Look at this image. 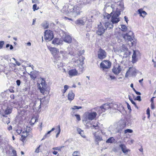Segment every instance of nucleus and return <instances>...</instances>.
<instances>
[{
    "label": "nucleus",
    "instance_id": "obj_1",
    "mask_svg": "<svg viewBox=\"0 0 156 156\" xmlns=\"http://www.w3.org/2000/svg\"><path fill=\"white\" fill-rule=\"evenodd\" d=\"M124 9L123 3L121 2H118L117 3L113 2L110 6L108 5L105 6L104 9L108 11L110 9H112L113 12L120 14V12L122 11Z\"/></svg>",
    "mask_w": 156,
    "mask_h": 156
},
{
    "label": "nucleus",
    "instance_id": "obj_2",
    "mask_svg": "<svg viewBox=\"0 0 156 156\" xmlns=\"http://www.w3.org/2000/svg\"><path fill=\"white\" fill-rule=\"evenodd\" d=\"M80 7L77 5L73 6L70 5L67 8L66 6L63 7L61 11L65 14L72 13L75 16H76L80 14Z\"/></svg>",
    "mask_w": 156,
    "mask_h": 156
},
{
    "label": "nucleus",
    "instance_id": "obj_3",
    "mask_svg": "<svg viewBox=\"0 0 156 156\" xmlns=\"http://www.w3.org/2000/svg\"><path fill=\"white\" fill-rule=\"evenodd\" d=\"M94 109L89 110L85 112L83 115V122L87 124L90 121L94 119L97 115L96 112L93 111Z\"/></svg>",
    "mask_w": 156,
    "mask_h": 156
},
{
    "label": "nucleus",
    "instance_id": "obj_4",
    "mask_svg": "<svg viewBox=\"0 0 156 156\" xmlns=\"http://www.w3.org/2000/svg\"><path fill=\"white\" fill-rule=\"evenodd\" d=\"M114 51L116 54L123 57H126L130 55V52L128 48L125 44L119 48H114Z\"/></svg>",
    "mask_w": 156,
    "mask_h": 156
},
{
    "label": "nucleus",
    "instance_id": "obj_5",
    "mask_svg": "<svg viewBox=\"0 0 156 156\" xmlns=\"http://www.w3.org/2000/svg\"><path fill=\"white\" fill-rule=\"evenodd\" d=\"M49 98L48 97H44L41 98L40 100L38 99L37 100L36 103H34L33 106V109L37 111H39V109L41 108V103L44 105L48 104L49 101Z\"/></svg>",
    "mask_w": 156,
    "mask_h": 156
},
{
    "label": "nucleus",
    "instance_id": "obj_6",
    "mask_svg": "<svg viewBox=\"0 0 156 156\" xmlns=\"http://www.w3.org/2000/svg\"><path fill=\"white\" fill-rule=\"evenodd\" d=\"M30 131V127L26 126L25 129L23 130L20 140L23 143L26 142L27 141V138L29 134V133Z\"/></svg>",
    "mask_w": 156,
    "mask_h": 156
},
{
    "label": "nucleus",
    "instance_id": "obj_7",
    "mask_svg": "<svg viewBox=\"0 0 156 156\" xmlns=\"http://www.w3.org/2000/svg\"><path fill=\"white\" fill-rule=\"evenodd\" d=\"M120 15L119 14H117L112 12L110 14L108 15L107 19H109L110 16H112L111 22L112 24L116 23L120 21L119 17V16Z\"/></svg>",
    "mask_w": 156,
    "mask_h": 156
},
{
    "label": "nucleus",
    "instance_id": "obj_8",
    "mask_svg": "<svg viewBox=\"0 0 156 156\" xmlns=\"http://www.w3.org/2000/svg\"><path fill=\"white\" fill-rule=\"evenodd\" d=\"M48 49L50 50L52 55L55 58L61 57L59 50L55 48L48 47Z\"/></svg>",
    "mask_w": 156,
    "mask_h": 156
},
{
    "label": "nucleus",
    "instance_id": "obj_9",
    "mask_svg": "<svg viewBox=\"0 0 156 156\" xmlns=\"http://www.w3.org/2000/svg\"><path fill=\"white\" fill-rule=\"evenodd\" d=\"M83 60H80L74 58L73 59V62L75 66H78L80 67V70H83Z\"/></svg>",
    "mask_w": 156,
    "mask_h": 156
},
{
    "label": "nucleus",
    "instance_id": "obj_10",
    "mask_svg": "<svg viewBox=\"0 0 156 156\" xmlns=\"http://www.w3.org/2000/svg\"><path fill=\"white\" fill-rule=\"evenodd\" d=\"M78 71L75 69H73L69 70L68 72V74L70 77L73 76H78L83 73V70H80Z\"/></svg>",
    "mask_w": 156,
    "mask_h": 156
},
{
    "label": "nucleus",
    "instance_id": "obj_11",
    "mask_svg": "<svg viewBox=\"0 0 156 156\" xmlns=\"http://www.w3.org/2000/svg\"><path fill=\"white\" fill-rule=\"evenodd\" d=\"M81 108L82 107L81 106H74L71 108V109L72 110L71 114L72 115V116L73 117L74 115H75L76 116V119L78 121H80L81 119L80 115H79L77 114L74 115V114L78 109H81Z\"/></svg>",
    "mask_w": 156,
    "mask_h": 156
},
{
    "label": "nucleus",
    "instance_id": "obj_12",
    "mask_svg": "<svg viewBox=\"0 0 156 156\" xmlns=\"http://www.w3.org/2000/svg\"><path fill=\"white\" fill-rule=\"evenodd\" d=\"M52 32L50 30H46L44 32V38L45 40L50 41L53 38Z\"/></svg>",
    "mask_w": 156,
    "mask_h": 156
},
{
    "label": "nucleus",
    "instance_id": "obj_13",
    "mask_svg": "<svg viewBox=\"0 0 156 156\" xmlns=\"http://www.w3.org/2000/svg\"><path fill=\"white\" fill-rule=\"evenodd\" d=\"M111 62L108 60H104L100 64V66L103 69H107L110 68L111 66Z\"/></svg>",
    "mask_w": 156,
    "mask_h": 156
},
{
    "label": "nucleus",
    "instance_id": "obj_14",
    "mask_svg": "<svg viewBox=\"0 0 156 156\" xmlns=\"http://www.w3.org/2000/svg\"><path fill=\"white\" fill-rule=\"evenodd\" d=\"M140 56V52L138 51H133L132 55V62L133 63H136L138 60V57Z\"/></svg>",
    "mask_w": 156,
    "mask_h": 156
},
{
    "label": "nucleus",
    "instance_id": "obj_15",
    "mask_svg": "<svg viewBox=\"0 0 156 156\" xmlns=\"http://www.w3.org/2000/svg\"><path fill=\"white\" fill-rule=\"evenodd\" d=\"M107 54L105 50L100 49L98 52V58L100 59H102L105 58Z\"/></svg>",
    "mask_w": 156,
    "mask_h": 156
},
{
    "label": "nucleus",
    "instance_id": "obj_16",
    "mask_svg": "<svg viewBox=\"0 0 156 156\" xmlns=\"http://www.w3.org/2000/svg\"><path fill=\"white\" fill-rule=\"evenodd\" d=\"M123 37L125 40H128L129 42H128V44L129 46H133V43L132 41L133 39L131 37L130 35H129L128 34H126L123 35Z\"/></svg>",
    "mask_w": 156,
    "mask_h": 156
},
{
    "label": "nucleus",
    "instance_id": "obj_17",
    "mask_svg": "<svg viewBox=\"0 0 156 156\" xmlns=\"http://www.w3.org/2000/svg\"><path fill=\"white\" fill-rule=\"evenodd\" d=\"M112 70L114 74L117 75L121 71V68L119 65L117 64L112 69Z\"/></svg>",
    "mask_w": 156,
    "mask_h": 156
},
{
    "label": "nucleus",
    "instance_id": "obj_18",
    "mask_svg": "<svg viewBox=\"0 0 156 156\" xmlns=\"http://www.w3.org/2000/svg\"><path fill=\"white\" fill-rule=\"evenodd\" d=\"M105 31V29L104 28L101 24H100L98 26V29L97 31V34L99 35H101L104 34Z\"/></svg>",
    "mask_w": 156,
    "mask_h": 156
},
{
    "label": "nucleus",
    "instance_id": "obj_19",
    "mask_svg": "<svg viewBox=\"0 0 156 156\" xmlns=\"http://www.w3.org/2000/svg\"><path fill=\"white\" fill-rule=\"evenodd\" d=\"M52 44L56 45L63 44V41L59 38H55L52 41Z\"/></svg>",
    "mask_w": 156,
    "mask_h": 156
},
{
    "label": "nucleus",
    "instance_id": "obj_20",
    "mask_svg": "<svg viewBox=\"0 0 156 156\" xmlns=\"http://www.w3.org/2000/svg\"><path fill=\"white\" fill-rule=\"evenodd\" d=\"M93 134L94 136L95 140L96 142L100 141L102 140L101 136L98 135L96 132H93Z\"/></svg>",
    "mask_w": 156,
    "mask_h": 156
},
{
    "label": "nucleus",
    "instance_id": "obj_21",
    "mask_svg": "<svg viewBox=\"0 0 156 156\" xmlns=\"http://www.w3.org/2000/svg\"><path fill=\"white\" fill-rule=\"evenodd\" d=\"M37 87L39 89L41 93L43 94H44L45 92H47L48 94L49 93V91H47L45 90L46 87H41L40 84H38Z\"/></svg>",
    "mask_w": 156,
    "mask_h": 156
},
{
    "label": "nucleus",
    "instance_id": "obj_22",
    "mask_svg": "<svg viewBox=\"0 0 156 156\" xmlns=\"http://www.w3.org/2000/svg\"><path fill=\"white\" fill-rule=\"evenodd\" d=\"M120 147L121 148L123 152L126 154L128 152L130 151V150L129 149H127L124 145H120Z\"/></svg>",
    "mask_w": 156,
    "mask_h": 156
},
{
    "label": "nucleus",
    "instance_id": "obj_23",
    "mask_svg": "<svg viewBox=\"0 0 156 156\" xmlns=\"http://www.w3.org/2000/svg\"><path fill=\"white\" fill-rule=\"evenodd\" d=\"M128 72H129L132 76H135L136 75L137 70L134 67H130L128 69Z\"/></svg>",
    "mask_w": 156,
    "mask_h": 156
},
{
    "label": "nucleus",
    "instance_id": "obj_24",
    "mask_svg": "<svg viewBox=\"0 0 156 156\" xmlns=\"http://www.w3.org/2000/svg\"><path fill=\"white\" fill-rule=\"evenodd\" d=\"M72 41V38L71 37L68 35H66L64 38V41L66 43H70Z\"/></svg>",
    "mask_w": 156,
    "mask_h": 156
},
{
    "label": "nucleus",
    "instance_id": "obj_25",
    "mask_svg": "<svg viewBox=\"0 0 156 156\" xmlns=\"http://www.w3.org/2000/svg\"><path fill=\"white\" fill-rule=\"evenodd\" d=\"M75 94L72 91L69 92L68 95V99L69 101L73 100L74 98Z\"/></svg>",
    "mask_w": 156,
    "mask_h": 156
},
{
    "label": "nucleus",
    "instance_id": "obj_26",
    "mask_svg": "<svg viewBox=\"0 0 156 156\" xmlns=\"http://www.w3.org/2000/svg\"><path fill=\"white\" fill-rule=\"evenodd\" d=\"M37 74V72L35 71H33L30 72L29 75L30 76V77L33 80H34L36 78Z\"/></svg>",
    "mask_w": 156,
    "mask_h": 156
},
{
    "label": "nucleus",
    "instance_id": "obj_27",
    "mask_svg": "<svg viewBox=\"0 0 156 156\" xmlns=\"http://www.w3.org/2000/svg\"><path fill=\"white\" fill-rule=\"evenodd\" d=\"M110 107L109 105L108 104H105L100 107V110H102L103 111H105V110L108 109Z\"/></svg>",
    "mask_w": 156,
    "mask_h": 156
},
{
    "label": "nucleus",
    "instance_id": "obj_28",
    "mask_svg": "<svg viewBox=\"0 0 156 156\" xmlns=\"http://www.w3.org/2000/svg\"><path fill=\"white\" fill-rule=\"evenodd\" d=\"M39 80L41 82L40 83H37V85L38 84H40L41 87H46V84L45 83V81L44 79L42 78H40L39 79Z\"/></svg>",
    "mask_w": 156,
    "mask_h": 156
},
{
    "label": "nucleus",
    "instance_id": "obj_29",
    "mask_svg": "<svg viewBox=\"0 0 156 156\" xmlns=\"http://www.w3.org/2000/svg\"><path fill=\"white\" fill-rule=\"evenodd\" d=\"M105 26L106 27V30L108 28V30L112 28L113 27V25L112 23H111L110 22H106L105 24Z\"/></svg>",
    "mask_w": 156,
    "mask_h": 156
},
{
    "label": "nucleus",
    "instance_id": "obj_30",
    "mask_svg": "<svg viewBox=\"0 0 156 156\" xmlns=\"http://www.w3.org/2000/svg\"><path fill=\"white\" fill-rule=\"evenodd\" d=\"M139 13L140 14V16L144 17L147 15V13L144 11L142 10V9H139L138 10Z\"/></svg>",
    "mask_w": 156,
    "mask_h": 156
},
{
    "label": "nucleus",
    "instance_id": "obj_31",
    "mask_svg": "<svg viewBox=\"0 0 156 156\" xmlns=\"http://www.w3.org/2000/svg\"><path fill=\"white\" fill-rule=\"evenodd\" d=\"M61 55L63 58H65L67 56L68 53L65 51L62 50L60 52V55Z\"/></svg>",
    "mask_w": 156,
    "mask_h": 156
},
{
    "label": "nucleus",
    "instance_id": "obj_32",
    "mask_svg": "<svg viewBox=\"0 0 156 156\" xmlns=\"http://www.w3.org/2000/svg\"><path fill=\"white\" fill-rule=\"evenodd\" d=\"M106 78L108 80H115V76L111 74H108L106 76Z\"/></svg>",
    "mask_w": 156,
    "mask_h": 156
},
{
    "label": "nucleus",
    "instance_id": "obj_33",
    "mask_svg": "<svg viewBox=\"0 0 156 156\" xmlns=\"http://www.w3.org/2000/svg\"><path fill=\"white\" fill-rule=\"evenodd\" d=\"M77 131L79 134L83 137H85V135L84 134V132L80 128H78L77 129Z\"/></svg>",
    "mask_w": 156,
    "mask_h": 156
},
{
    "label": "nucleus",
    "instance_id": "obj_34",
    "mask_svg": "<svg viewBox=\"0 0 156 156\" xmlns=\"http://www.w3.org/2000/svg\"><path fill=\"white\" fill-rule=\"evenodd\" d=\"M75 23L80 25H83L84 23L83 20L79 19L76 21Z\"/></svg>",
    "mask_w": 156,
    "mask_h": 156
},
{
    "label": "nucleus",
    "instance_id": "obj_35",
    "mask_svg": "<svg viewBox=\"0 0 156 156\" xmlns=\"http://www.w3.org/2000/svg\"><path fill=\"white\" fill-rule=\"evenodd\" d=\"M115 141V140L114 138L113 137H110L109 139H108L106 140V143H112L114 142Z\"/></svg>",
    "mask_w": 156,
    "mask_h": 156
},
{
    "label": "nucleus",
    "instance_id": "obj_36",
    "mask_svg": "<svg viewBox=\"0 0 156 156\" xmlns=\"http://www.w3.org/2000/svg\"><path fill=\"white\" fill-rule=\"evenodd\" d=\"M119 28L123 31H126L127 29V27L124 25H121Z\"/></svg>",
    "mask_w": 156,
    "mask_h": 156
},
{
    "label": "nucleus",
    "instance_id": "obj_37",
    "mask_svg": "<svg viewBox=\"0 0 156 156\" xmlns=\"http://www.w3.org/2000/svg\"><path fill=\"white\" fill-rule=\"evenodd\" d=\"M9 118H7L6 117H5L2 119L3 122L6 123H7L8 124L10 123V121L9 120Z\"/></svg>",
    "mask_w": 156,
    "mask_h": 156
},
{
    "label": "nucleus",
    "instance_id": "obj_38",
    "mask_svg": "<svg viewBox=\"0 0 156 156\" xmlns=\"http://www.w3.org/2000/svg\"><path fill=\"white\" fill-rule=\"evenodd\" d=\"M58 129L55 131V132L57 133L56 135V137H58V136L59 135L60 132V131H61V129H60V126H59V125L58 126Z\"/></svg>",
    "mask_w": 156,
    "mask_h": 156
},
{
    "label": "nucleus",
    "instance_id": "obj_39",
    "mask_svg": "<svg viewBox=\"0 0 156 156\" xmlns=\"http://www.w3.org/2000/svg\"><path fill=\"white\" fill-rule=\"evenodd\" d=\"M12 112V110L11 109L9 108H7V109L5 110V113L6 115H8L11 113Z\"/></svg>",
    "mask_w": 156,
    "mask_h": 156
},
{
    "label": "nucleus",
    "instance_id": "obj_40",
    "mask_svg": "<svg viewBox=\"0 0 156 156\" xmlns=\"http://www.w3.org/2000/svg\"><path fill=\"white\" fill-rule=\"evenodd\" d=\"M37 119L36 118L33 117L30 121V123L31 125H33L34 123L36 122Z\"/></svg>",
    "mask_w": 156,
    "mask_h": 156
},
{
    "label": "nucleus",
    "instance_id": "obj_41",
    "mask_svg": "<svg viewBox=\"0 0 156 156\" xmlns=\"http://www.w3.org/2000/svg\"><path fill=\"white\" fill-rule=\"evenodd\" d=\"M64 147V146H62L59 147H53V148L52 149L54 150H58L61 151V149Z\"/></svg>",
    "mask_w": 156,
    "mask_h": 156
},
{
    "label": "nucleus",
    "instance_id": "obj_42",
    "mask_svg": "<svg viewBox=\"0 0 156 156\" xmlns=\"http://www.w3.org/2000/svg\"><path fill=\"white\" fill-rule=\"evenodd\" d=\"M39 9V7H37L36 4H34L33 6V9L34 11H35Z\"/></svg>",
    "mask_w": 156,
    "mask_h": 156
},
{
    "label": "nucleus",
    "instance_id": "obj_43",
    "mask_svg": "<svg viewBox=\"0 0 156 156\" xmlns=\"http://www.w3.org/2000/svg\"><path fill=\"white\" fill-rule=\"evenodd\" d=\"M100 107H98L96 108H94V109H95V110H98V113L99 114L102 113L103 112H104V111H103L102 110H100Z\"/></svg>",
    "mask_w": 156,
    "mask_h": 156
},
{
    "label": "nucleus",
    "instance_id": "obj_44",
    "mask_svg": "<svg viewBox=\"0 0 156 156\" xmlns=\"http://www.w3.org/2000/svg\"><path fill=\"white\" fill-rule=\"evenodd\" d=\"M90 128L92 129H98L99 128L97 124H96V125H93L90 126Z\"/></svg>",
    "mask_w": 156,
    "mask_h": 156
},
{
    "label": "nucleus",
    "instance_id": "obj_45",
    "mask_svg": "<svg viewBox=\"0 0 156 156\" xmlns=\"http://www.w3.org/2000/svg\"><path fill=\"white\" fill-rule=\"evenodd\" d=\"M124 132L125 133H132L133 132V130L131 129H127L125 130Z\"/></svg>",
    "mask_w": 156,
    "mask_h": 156
},
{
    "label": "nucleus",
    "instance_id": "obj_46",
    "mask_svg": "<svg viewBox=\"0 0 156 156\" xmlns=\"http://www.w3.org/2000/svg\"><path fill=\"white\" fill-rule=\"evenodd\" d=\"M64 88L63 89V94L65 93L66 92V90L68 89L69 86H68L67 85H66L64 86Z\"/></svg>",
    "mask_w": 156,
    "mask_h": 156
},
{
    "label": "nucleus",
    "instance_id": "obj_47",
    "mask_svg": "<svg viewBox=\"0 0 156 156\" xmlns=\"http://www.w3.org/2000/svg\"><path fill=\"white\" fill-rule=\"evenodd\" d=\"M32 3H35L36 5L39 4L40 3V2L39 0H31Z\"/></svg>",
    "mask_w": 156,
    "mask_h": 156
},
{
    "label": "nucleus",
    "instance_id": "obj_48",
    "mask_svg": "<svg viewBox=\"0 0 156 156\" xmlns=\"http://www.w3.org/2000/svg\"><path fill=\"white\" fill-rule=\"evenodd\" d=\"M79 154V152L78 151H74L73 154V156H80V155L78 154Z\"/></svg>",
    "mask_w": 156,
    "mask_h": 156
},
{
    "label": "nucleus",
    "instance_id": "obj_49",
    "mask_svg": "<svg viewBox=\"0 0 156 156\" xmlns=\"http://www.w3.org/2000/svg\"><path fill=\"white\" fill-rule=\"evenodd\" d=\"M4 44V41H0V49L2 48Z\"/></svg>",
    "mask_w": 156,
    "mask_h": 156
},
{
    "label": "nucleus",
    "instance_id": "obj_50",
    "mask_svg": "<svg viewBox=\"0 0 156 156\" xmlns=\"http://www.w3.org/2000/svg\"><path fill=\"white\" fill-rule=\"evenodd\" d=\"M147 114L148 116V118H149L150 116V110L149 108H148L147 110Z\"/></svg>",
    "mask_w": 156,
    "mask_h": 156
},
{
    "label": "nucleus",
    "instance_id": "obj_51",
    "mask_svg": "<svg viewBox=\"0 0 156 156\" xmlns=\"http://www.w3.org/2000/svg\"><path fill=\"white\" fill-rule=\"evenodd\" d=\"M23 130L20 129H17L16 130V133L18 134H20L22 132Z\"/></svg>",
    "mask_w": 156,
    "mask_h": 156
},
{
    "label": "nucleus",
    "instance_id": "obj_52",
    "mask_svg": "<svg viewBox=\"0 0 156 156\" xmlns=\"http://www.w3.org/2000/svg\"><path fill=\"white\" fill-rule=\"evenodd\" d=\"M136 100L138 101H141V97L140 96H138L136 97Z\"/></svg>",
    "mask_w": 156,
    "mask_h": 156
},
{
    "label": "nucleus",
    "instance_id": "obj_53",
    "mask_svg": "<svg viewBox=\"0 0 156 156\" xmlns=\"http://www.w3.org/2000/svg\"><path fill=\"white\" fill-rule=\"evenodd\" d=\"M130 74V73L129 72H128V70L125 74V77H127Z\"/></svg>",
    "mask_w": 156,
    "mask_h": 156
},
{
    "label": "nucleus",
    "instance_id": "obj_54",
    "mask_svg": "<svg viewBox=\"0 0 156 156\" xmlns=\"http://www.w3.org/2000/svg\"><path fill=\"white\" fill-rule=\"evenodd\" d=\"M154 103H151V109H153L154 108Z\"/></svg>",
    "mask_w": 156,
    "mask_h": 156
},
{
    "label": "nucleus",
    "instance_id": "obj_55",
    "mask_svg": "<svg viewBox=\"0 0 156 156\" xmlns=\"http://www.w3.org/2000/svg\"><path fill=\"white\" fill-rule=\"evenodd\" d=\"M49 135H48L47 133L45 134L43 138L42 139V140H43L46 138L47 137L49 136Z\"/></svg>",
    "mask_w": 156,
    "mask_h": 156
},
{
    "label": "nucleus",
    "instance_id": "obj_56",
    "mask_svg": "<svg viewBox=\"0 0 156 156\" xmlns=\"http://www.w3.org/2000/svg\"><path fill=\"white\" fill-rule=\"evenodd\" d=\"M40 147V146H39L37 148L35 151L36 153H38L39 152Z\"/></svg>",
    "mask_w": 156,
    "mask_h": 156
},
{
    "label": "nucleus",
    "instance_id": "obj_57",
    "mask_svg": "<svg viewBox=\"0 0 156 156\" xmlns=\"http://www.w3.org/2000/svg\"><path fill=\"white\" fill-rule=\"evenodd\" d=\"M17 85L19 86L20 84V80H17L16 81Z\"/></svg>",
    "mask_w": 156,
    "mask_h": 156
},
{
    "label": "nucleus",
    "instance_id": "obj_58",
    "mask_svg": "<svg viewBox=\"0 0 156 156\" xmlns=\"http://www.w3.org/2000/svg\"><path fill=\"white\" fill-rule=\"evenodd\" d=\"M12 152L14 156H17L16 151L15 150H13Z\"/></svg>",
    "mask_w": 156,
    "mask_h": 156
},
{
    "label": "nucleus",
    "instance_id": "obj_59",
    "mask_svg": "<svg viewBox=\"0 0 156 156\" xmlns=\"http://www.w3.org/2000/svg\"><path fill=\"white\" fill-rule=\"evenodd\" d=\"M127 107L128 109L130 111L131 110V107L129 105V104L128 103H127Z\"/></svg>",
    "mask_w": 156,
    "mask_h": 156
},
{
    "label": "nucleus",
    "instance_id": "obj_60",
    "mask_svg": "<svg viewBox=\"0 0 156 156\" xmlns=\"http://www.w3.org/2000/svg\"><path fill=\"white\" fill-rule=\"evenodd\" d=\"M131 102L132 103V104H133L135 105V106L137 108H138V107H137L136 105L135 102H134L133 100L131 101Z\"/></svg>",
    "mask_w": 156,
    "mask_h": 156
},
{
    "label": "nucleus",
    "instance_id": "obj_61",
    "mask_svg": "<svg viewBox=\"0 0 156 156\" xmlns=\"http://www.w3.org/2000/svg\"><path fill=\"white\" fill-rule=\"evenodd\" d=\"M124 19H125V21H126V23H127L128 21V18L127 17H126V16H125L124 17Z\"/></svg>",
    "mask_w": 156,
    "mask_h": 156
},
{
    "label": "nucleus",
    "instance_id": "obj_62",
    "mask_svg": "<svg viewBox=\"0 0 156 156\" xmlns=\"http://www.w3.org/2000/svg\"><path fill=\"white\" fill-rule=\"evenodd\" d=\"M155 98L154 97H153L151 99V103H154V98Z\"/></svg>",
    "mask_w": 156,
    "mask_h": 156
},
{
    "label": "nucleus",
    "instance_id": "obj_63",
    "mask_svg": "<svg viewBox=\"0 0 156 156\" xmlns=\"http://www.w3.org/2000/svg\"><path fill=\"white\" fill-rule=\"evenodd\" d=\"M16 63L17 66H19L20 65V63L16 61Z\"/></svg>",
    "mask_w": 156,
    "mask_h": 156
},
{
    "label": "nucleus",
    "instance_id": "obj_64",
    "mask_svg": "<svg viewBox=\"0 0 156 156\" xmlns=\"http://www.w3.org/2000/svg\"><path fill=\"white\" fill-rule=\"evenodd\" d=\"M128 97H129V100L131 101H133V100L132 98L130 96V95H129L128 96Z\"/></svg>",
    "mask_w": 156,
    "mask_h": 156
}]
</instances>
